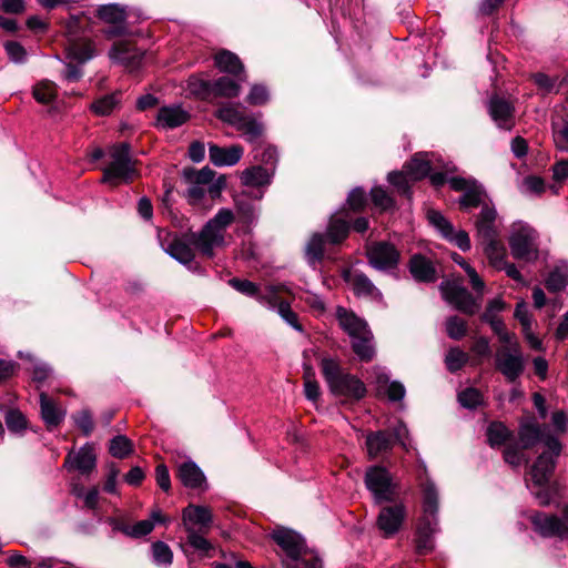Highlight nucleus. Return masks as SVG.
I'll return each mask as SVG.
<instances>
[{"label": "nucleus", "instance_id": "nucleus-47", "mask_svg": "<svg viewBox=\"0 0 568 568\" xmlns=\"http://www.w3.org/2000/svg\"><path fill=\"white\" fill-rule=\"evenodd\" d=\"M33 97L40 103L52 102L57 97L55 84L48 80L39 82L33 88Z\"/></svg>", "mask_w": 568, "mask_h": 568}, {"label": "nucleus", "instance_id": "nucleus-28", "mask_svg": "<svg viewBox=\"0 0 568 568\" xmlns=\"http://www.w3.org/2000/svg\"><path fill=\"white\" fill-rule=\"evenodd\" d=\"M243 153L244 150L239 144L229 148L211 144L209 148L210 160L216 166H232L242 159Z\"/></svg>", "mask_w": 568, "mask_h": 568}, {"label": "nucleus", "instance_id": "nucleus-64", "mask_svg": "<svg viewBox=\"0 0 568 568\" xmlns=\"http://www.w3.org/2000/svg\"><path fill=\"white\" fill-rule=\"evenodd\" d=\"M552 135L557 149L568 152V122L561 129L554 128Z\"/></svg>", "mask_w": 568, "mask_h": 568}, {"label": "nucleus", "instance_id": "nucleus-8", "mask_svg": "<svg viewBox=\"0 0 568 568\" xmlns=\"http://www.w3.org/2000/svg\"><path fill=\"white\" fill-rule=\"evenodd\" d=\"M130 151L128 143L115 144L110 149L111 161L104 169L102 178L104 183L115 186L121 183H129L136 178L138 171Z\"/></svg>", "mask_w": 568, "mask_h": 568}, {"label": "nucleus", "instance_id": "nucleus-4", "mask_svg": "<svg viewBox=\"0 0 568 568\" xmlns=\"http://www.w3.org/2000/svg\"><path fill=\"white\" fill-rule=\"evenodd\" d=\"M272 539L280 548L283 568H322V561L308 550L305 539L295 530L277 527Z\"/></svg>", "mask_w": 568, "mask_h": 568}, {"label": "nucleus", "instance_id": "nucleus-11", "mask_svg": "<svg viewBox=\"0 0 568 568\" xmlns=\"http://www.w3.org/2000/svg\"><path fill=\"white\" fill-rule=\"evenodd\" d=\"M408 437L406 425L399 422L392 430L382 429L368 432L365 435V448L369 459L384 458L389 454L395 444H400L406 448L405 440Z\"/></svg>", "mask_w": 568, "mask_h": 568}, {"label": "nucleus", "instance_id": "nucleus-43", "mask_svg": "<svg viewBox=\"0 0 568 568\" xmlns=\"http://www.w3.org/2000/svg\"><path fill=\"white\" fill-rule=\"evenodd\" d=\"M324 254V235L315 233L308 241L305 255L311 266L315 267L316 263L320 262Z\"/></svg>", "mask_w": 568, "mask_h": 568}, {"label": "nucleus", "instance_id": "nucleus-21", "mask_svg": "<svg viewBox=\"0 0 568 568\" xmlns=\"http://www.w3.org/2000/svg\"><path fill=\"white\" fill-rule=\"evenodd\" d=\"M406 516V509L403 504L385 506L381 509L377 517V527L385 537L395 535Z\"/></svg>", "mask_w": 568, "mask_h": 568}, {"label": "nucleus", "instance_id": "nucleus-3", "mask_svg": "<svg viewBox=\"0 0 568 568\" xmlns=\"http://www.w3.org/2000/svg\"><path fill=\"white\" fill-rule=\"evenodd\" d=\"M449 185L455 191L463 192L459 203L463 207L483 205L476 220L477 239L479 243L499 239V225L495 207L485 203L486 192L474 179L450 178Z\"/></svg>", "mask_w": 568, "mask_h": 568}, {"label": "nucleus", "instance_id": "nucleus-9", "mask_svg": "<svg viewBox=\"0 0 568 568\" xmlns=\"http://www.w3.org/2000/svg\"><path fill=\"white\" fill-rule=\"evenodd\" d=\"M215 116L243 132L246 141L255 142L264 131V125L255 116L246 114L240 104L224 103L215 111Z\"/></svg>", "mask_w": 568, "mask_h": 568}, {"label": "nucleus", "instance_id": "nucleus-24", "mask_svg": "<svg viewBox=\"0 0 568 568\" xmlns=\"http://www.w3.org/2000/svg\"><path fill=\"white\" fill-rule=\"evenodd\" d=\"M183 527L207 532L212 523V514L207 507L189 505L182 514Z\"/></svg>", "mask_w": 568, "mask_h": 568}, {"label": "nucleus", "instance_id": "nucleus-52", "mask_svg": "<svg viewBox=\"0 0 568 568\" xmlns=\"http://www.w3.org/2000/svg\"><path fill=\"white\" fill-rule=\"evenodd\" d=\"M4 420L10 432L20 433L27 428L26 416L18 409L8 410Z\"/></svg>", "mask_w": 568, "mask_h": 568}, {"label": "nucleus", "instance_id": "nucleus-46", "mask_svg": "<svg viewBox=\"0 0 568 568\" xmlns=\"http://www.w3.org/2000/svg\"><path fill=\"white\" fill-rule=\"evenodd\" d=\"M568 284V268L567 267H556L554 268L547 280L546 287L550 292H559L566 287Z\"/></svg>", "mask_w": 568, "mask_h": 568}, {"label": "nucleus", "instance_id": "nucleus-14", "mask_svg": "<svg viewBox=\"0 0 568 568\" xmlns=\"http://www.w3.org/2000/svg\"><path fill=\"white\" fill-rule=\"evenodd\" d=\"M364 483L376 504L389 503L396 498L397 485L394 483L388 469L384 466H369L366 469Z\"/></svg>", "mask_w": 568, "mask_h": 568}, {"label": "nucleus", "instance_id": "nucleus-6", "mask_svg": "<svg viewBox=\"0 0 568 568\" xmlns=\"http://www.w3.org/2000/svg\"><path fill=\"white\" fill-rule=\"evenodd\" d=\"M336 318L341 328L349 336L356 356L364 362L373 359L375 346L367 323L343 306L336 308Z\"/></svg>", "mask_w": 568, "mask_h": 568}, {"label": "nucleus", "instance_id": "nucleus-20", "mask_svg": "<svg viewBox=\"0 0 568 568\" xmlns=\"http://www.w3.org/2000/svg\"><path fill=\"white\" fill-rule=\"evenodd\" d=\"M110 59L118 64L123 65L130 71L139 69L144 58V52L129 42H115L110 52Z\"/></svg>", "mask_w": 568, "mask_h": 568}, {"label": "nucleus", "instance_id": "nucleus-62", "mask_svg": "<svg viewBox=\"0 0 568 568\" xmlns=\"http://www.w3.org/2000/svg\"><path fill=\"white\" fill-rule=\"evenodd\" d=\"M504 459L507 464L518 467L525 462V455L516 445H508L504 450Z\"/></svg>", "mask_w": 568, "mask_h": 568}, {"label": "nucleus", "instance_id": "nucleus-50", "mask_svg": "<svg viewBox=\"0 0 568 568\" xmlns=\"http://www.w3.org/2000/svg\"><path fill=\"white\" fill-rule=\"evenodd\" d=\"M119 99L118 94L112 93L104 95L97 101H94L91 105V109L94 113L98 115H108L110 114L113 109L118 105Z\"/></svg>", "mask_w": 568, "mask_h": 568}, {"label": "nucleus", "instance_id": "nucleus-7", "mask_svg": "<svg viewBox=\"0 0 568 568\" xmlns=\"http://www.w3.org/2000/svg\"><path fill=\"white\" fill-rule=\"evenodd\" d=\"M320 365L324 379L333 395L352 400H359L366 395L364 383L356 376L344 372L336 359L323 357Z\"/></svg>", "mask_w": 568, "mask_h": 568}, {"label": "nucleus", "instance_id": "nucleus-27", "mask_svg": "<svg viewBox=\"0 0 568 568\" xmlns=\"http://www.w3.org/2000/svg\"><path fill=\"white\" fill-rule=\"evenodd\" d=\"M489 114L494 122L500 129L510 130L514 125V108L513 105L498 97H494L489 101Z\"/></svg>", "mask_w": 568, "mask_h": 568}, {"label": "nucleus", "instance_id": "nucleus-51", "mask_svg": "<svg viewBox=\"0 0 568 568\" xmlns=\"http://www.w3.org/2000/svg\"><path fill=\"white\" fill-rule=\"evenodd\" d=\"M446 332L453 339H460L466 335L467 324L458 316H450L446 321Z\"/></svg>", "mask_w": 568, "mask_h": 568}, {"label": "nucleus", "instance_id": "nucleus-1", "mask_svg": "<svg viewBox=\"0 0 568 568\" xmlns=\"http://www.w3.org/2000/svg\"><path fill=\"white\" fill-rule=\"evenodd\" d=\"M523 448L527 449L538 443L544 444V450L530 466L526 477V487L534 495L540 506H548L558 494V485L550 483L557 458L562 446L558 438L550 434L547 427H541L535 420L521 423L518 432Z\"/></svg>", "mask_w": 568, "mask_h": 568}, {"label": "nucleus", "instance_id": "nucleus-18", "mask_svg": "<svg viewBox=\"0 0 568 568\" xmlns=\"http://www.w3.org/2000/svg\"><path fill=\"white\" fill-rule=\"evenodd\" d=\"M214 176L215 172L209 166L200 170L192 168L183 170V179L187 184L186 196L191 203H196L204 197L207 183L212 182Z\"/></svg>", "mask_w": 568, "mask_h": 568}, {"label": "nucleus", "instance_id": "nucleus-32", "mask_svg": "<svg viewBox=\"0 0 568 568\" xmlns=\"http://www.w3.org/2000/svg\"><path fill=\"white\" fill-rule=\"evenodd\" d=\"M409 271L418 282H435L436 272L429 260L422 255H414L409 262Z\"/></svg>", "mask_w": 568, "mask_h": 568}, {"label": "nucleus", "instance_id": "nucleus-54", "mask_svg": "<svg viewBox=\"0 0 568 568\" xmlns=\"http://www.w3.org/2000/svg\"><path fill=\"white\" fill-rule=\"evenodd\" d=\"M481 393L473 387H468L458 394V402L463 407L475 408L481 404Z\"/></svg>", "mask_w": 568, "mask_h": 568}, {"label": "nucleus", "instance_id": "nucleus-25", "mask_svg": "<svg viewBox=\"0 0 568 568\" xmlns=\"http://www.w3.org/2000/svg\"><path fill=\"white\" fill-rule=\"evenodd\" d=\"M190 119V114L181 105H165L159 109L156 126L163 130L181 126Z\"/></svg>", "mask_w": 568, "mask_h": 568}, {"label": "nucleus", "instance_id": "nucleus-26", "mask_svg": "<svg viewBox=\"0 0 568 568\" xmlns=\"http://www.w3.org/2000/svg\"><path fill=\"white\" fill-rule=\"evenodd\" d=\"M97 457L91 444L82 446L78 453H69L65 459V467L77 469L81 474H88L95 468Z\"/></svg>", "mask_w": 568, "mask_h": 568}, {"label": "nucleus", "instance_id": "nucleus-31", "mask_svg": "<svg viewBox=\"0 0 568 568\" xmlns=\"http://www.w3.org/2000/svg\"><path fill=\"white\" fill-rule=\"evenodd\" d=\"M179 478L185 487L202 488L205 486V476L194 462L182 463L179 467Z\"/></svg>", "mask_w": 568, "mask_h": 568}, {"label": "nucleus", "instance_id": "nucleus-49", "mask_svg": "<svg viewBox=\"0 0 568 568\" xmlns=\"http://www.w3.org/2000/svg\"><path fill=\"white\" fill-rule=\"evenodd\" d=\"M509 435L508 428L501 423H491L487 428L488 443L491 447L503 445Z\"/></svg>", "mask_w": 568, "mask_h": 568}, {"label": "nucleus", "instance_id": "nucleus-23", "mask_svg": "<svg viewBox=\"0 0 568 568\" xmlns=\"http://www.w3.org/2000/svg\"><path fill=\"white\" fill-rule=\"evenodd\" d=\"M99 18L105 23L112 24L106 33L109 36H119L125 32V20L130 16L124 7L116 3L104 4L97 10Z\"/></svg>", "mask_w": 568, "mask_h": 568}, {"label": "nucleus", "instance_id": "nucleus-44", "mask_svg": "<svg viewBox=\"0 0 568 568\" xmlns=\"http://www.w3.org/2000/svg\"><path fill=\"white\" fill-rule=\"evenodd\" d=\"M187 90L191 94L204 100L212 98V82L199 75H191L187 79Z\"/></svg>", "mask_w": 568, "mask_h": 568}, {"label": "nucleus", "instance_id": "nucleus-55", "mask_svg": "<svg viewBox=\"0 0 568 568\" xmlns=\"http://www.w3.org/2000/svg\"><path fill=\"white\" fill-rule=\"evenodd\" d=\"M371 196L374 205L383 211L389 210L394 206L393 199L381 186L373 187L371 191Z\"/></svg>", "mask_w": 568, "mask_h": 568}, {"label": "nucleus", "instance_id": "nucleus-38", "mask_svg": "<svg viewBox=\"0 0 568 568\" xmlns=\"http://www.w3.org/2000/svg\"><path fill=\"white\" fill-rule=\"evenodd\" d=\"M215 65L220 71L237 74L243 70V64L239 57L231 51L222 50L214 57Z\"/></svg>", "mask_w": 568, "mask_h": 568}, {"label": "nucleus", "instance_id": "nucleus-33", "mask_svg": "<svg viewBox=\"0 0 568 568\" xmlns=\"http://www.w3.org/2000/svg\"><path fill=\"white\" fill-rule=\"evenodd\" d=\"M40 407L41 417L48 428L55 427L62 422L64 412L45 393L40 394Z\"/></svg>", "mask_w": 568, "mask_h": 568}, {"label": "nucleus", "instance_id": "nucleus-53", "mask_svg": "<svg viewBox=\"0 0 568 568\" xmlns=\"http://www.w3.org/2000/svg\"><path fill=\"white\" fill-rule=\"evenodd\" d=\"M410 180L409 174L407 173L406 169L404 168V171L402 172H390L388 174V182L393 184L397 191L402 194L408 195L410 190Z\"/></svg>", "mask_w": 568, "mask_h": 568}, {"label": "nucleus", "instance_id": "nucleus-19", "mask_svg": "<svg viewBox=\"0 0 568 568\" xmlns=\"http://www.w3.org/2000/svg\"><path fill=\"white\" fill-rule=\"evenodd\" d=\"M534 529L542 537L568 538V523L561 517L536 513L530 518Z\"/></svg>", "mask_w": 568, "mask_h": 568}, {"label": "nucleus", "instance_id": "nucleus-34", "mask_svg": "<svg viewBox=\"0 0 568 568\" xmlns=\"http://www.w3.org/2000/svg\"><path fill=\"white\" fill-rule=\"evenodd\" d=\"M488 263L498 270L507 261L506 247L499 239L480 243Z\"/></svg>", "mask_w": 568, "mask_h": 568}, {"label": "nucleus", "instance_id": "nucleus-61", "mask_svg": "<svg viewBox=\"0 0 568 568\" xmlns=\"http://www.w3.org/2000/svg\"><path fill=\"white\" fill-rule=\"evenodd\" d=\"M74 423L83 432L85 436L90 435L93 430L92 415L89 410H81L73 415Z\"/></svg>", "mask_w": 568, "mask_h": 568}, {"label": "nucleus", "instance_id": "nucleus-13", "mask_svg": "<svg viewBox=\"0 0 568 568\" xmlns=\"http://www.w3.org/2000/svg\"><path fill=\"white\" fill-rule=\"evenodd\" d=\"M525 357L517 341L501 345L495 353V368L509 383H515L525 371Z\"/></svg>", "mask_w": 568, "mask_h": 568}, {"label": "nucleus", "instance_id": "nucleus-42", "mask_svg": "<svg viewBox=\"0 0 568 568\" xmlns=\"http://www.w3.org/2000/svg\"><path fill=\"white\" fill-rule=\"evenodd\" d=\"M152 561L159 567L168 568L173 561V551L164 541L158 540L151 545Z\"/></svg>", "mask_w": 568, "mask_h": 568}, {"label": "nucleus", "instance_id": "nucleus-41", "mask_svg": "<svg viewBox=\"0 0 568 568\" xmlns=\"http://www.w3.org/2000/svg\"><path fill=\"white\" fill-rule=\"evenodd\" d=\"M348 231V222L341 216L334 215L327 226V239L332 244H337L346 239Z\"/></svg>", "mask_w": 568, "mask_h": 568}, {"label": "nucleus", "instance_id": "nucleus-56", "mask_svg": "<svg viewBox=\"0 0 568 568\" xmlns=\"http://www.w3.org/2000/svg\"><path fill=\"white\" fill-rule=\"evenodd\" d=\"M278 315L294 329L303 332L302 325L298 323L297 314L294 313L287 302H281L278 304Z\"/></svg>", "mask_w": 568, "mask_h": 568}, {"label": "nucleus", "instance_id": "nucleus-29", "mask_svg": "<svg viewBox=\"0 0 568 568\" xmlns=\"http://www.w3.org/2000/svg\"><path fill=\"white\" fill-rule=\"evenodd\" d=\"M344 277L357 296H368L373 298L382 296L379 290L364 273L356 271L347 272Z\"/></svg>", "mask_w": 568, "mask_h": 568}, {"label": "nucleus", "instance_id": "nucleus-10", "mask_svg": "<svg viewBox=\"0 0 568 568\" xmlns=\"http://www.w3.org/2000/svg\"><path fill=\"white\" fill-rule=\"evenodd\" d=\"M511 255L517 260L532 262L538 258V233L528 223L517 221L511 224L508 237Z\"/></svg>", "mask_w": 568, "mask_h": 568}, {"label": "nucleus", "instance_id": "nucleus-59", "mask_svg": "<svg viewBox=\"0 0 568 568\" xmlns=\"http://www.w3.org/2000/svg\"><path fill=\"white\" fill-rule=\"evenodd\" d=\"M270 99L267 89L264 85L254 84L246 98V101L252 105H263Z\"/></svg>", "mask_w": 568, "mask_h": 568}, {"label": "nucleus", "instance_id": "nucleus-2", "mask_svg": "<svg viewBox=\"0 0 568 568\" xmlns=\"http://www.w3.org/2000/svg\"><path fill=\"white\" fill-rule=\"evenodd\" d=\"M235 215L227 207L220 209L199 233H186L173 237L164 251L181 264L194 261L196 248L202 255L213 257L214 248L225 245L226 229L234 222Z\"/></svg>", "mask_w": 568, "mask_h": 568}, {"label": "nucleus", "instance_id": "nucleus-15", "mask_svg": "<svg viewBox=\"0 0 568 568\" xmlns=\"http://www.w3.org/2000/svg\"><path fill=\"white\" fill-rule=\"evenodd\" d=\"M368 263L377 271H392L398 265L400 253L388 242H373L366 247Z\"/></svg>", "mask_w": 568, "mask_h": 568}, {"label": "nucleus", "instance_id": "nucleus-39", "mask_svg": "<svg viewBox=\"0 0 568 568\" xmlns=\"http://www.w3.org/2000/svg\"><path fill=\"white\" fill-rule=\"evenodd\" d=\"M240 91V84L227 77H221L212 82V97L236 98Z\"/></svg>", "mask_w": 568, "mask_h": 568}, {"label": "nucleus", "instance_id": "nucleus-57", "mask_svg": "<svg viewBox=\"0 0 568 568\" xmlns=\"http://www.w3.org/2000/svg\"><path fill=\"white\" fill-rule=\"evenodd\" d=\"M534 82L545 93L558 92L559 84L557 78H550L545 73L534 74Z\"/></svg>", "mask_w": 568, "mask_h": 568}, {"label": "nucleus", "instance_id": "nucleus-35", "mask_svg": "<svg viewBox=\"0 0 568 568\" xmlns=\"http://www.w3.org/2000/svg\"><path fill=\"white\" fill-rule=\"evenodd\" d=\"M112 524L114 530L121 531L123 535L134 539L148 536L153 530V521L146 519L133 525L120 521H112Z\"/></svg>", "mask_w": 568, "mask_h": 568}, {"label": "nucleus", "instance_id": "nucleus-40", "mask_svg": "<svg viewBox=\"0 0 568 568\" xmlns=\"http://www.w3.org/2000/svg\"><path fill=\"white\" fill-rule=\"evenodd\" d=\"M187 544L203 557H211L213 550L212 544L205 538L207 532H201L196 529L187 528L185 530Z\"/></svg>", "mask_w": 568, "mask_h": 568}, {"label": "nucleus", "instance_id": "nucleus-58", "mask_svg": "<svg viewBox=\"0 0 568 568\" xmlns=\"http://www.w3.org/2000/svg\"><path fill=\"white\" fill-rule=\"evenodd\" d=\"M4 49L12 62L23 63L27 60V51L19 42L8 41L4 43Z\"/></svg>", "mask_w": 568, "mask_h": 568}, {"label": "nucleus", "instance_id": "nucleus-12", "mask_svg": "<svg viewBox=\"0 0 568 568\" xmlns=\"http://www.w3.org/2000/svg\"><path fill=\"white\" fill-rule=\"evenodd\" d=\"M410 180L418 181L429 175L430 182L435 186L443 185L446 181L449 183L450 179H446V173L455 171V166L450 163L439 164L435 163L427 153H417L405 165Z\"/></svg>", "mask_w": 568, "mask_h": 568}, {"label": "nucleus", "instance_id": "nucleus-17", "mask_svg": "<svg viewBox=\"0 0 568 568\" xmlns=\"http://www.w3.org/2000/svg\"><path fill=\"white\" fill-rule=\"evenodd\" d=\"M427 220L444 239L454 243L464 252L470 250L471 245L468 233L463 230L455 231L452 223L439 211L428 210Z\"/></svg>", "mask_w": 568, "mask_h": 568}, {"label": "nucleus", "instance_id": "nucleus-63", "mask_svg": "<svg viewBox=\"0 0 568 568\" xmlns=\"http://www.w3.org/2000/svg\"><path fill=\"white\" fill-rule=\"evenodd\" d=\"M256 297L262 305L276 311H278V304L282 302L277 297V293L274 287H268L264 293L257 294Z\"/></svg>", "mask_w": 568, "mask_h": 568}, {"label": "nucleus", "instance_id": "nucleus-60", "mask_svg": "<svg viewBox=\"0 0 568 568\" xmlns=\"http://www.w3.org/2000/svg\"><path fill=\"white\" fill-rule=\"evenodd\" d=\"M229 284L246 296H256L258 293L257 285L248 280L231 278Z\"/></svg>", "mask_w": 568, "mask_h": 568}, {"label": "nucleus", "instance_id": "nucleus-30", "mask_svg": "<svg viewBox=\"0 0 568 568\" xmlns=\"http://www.w3.org/2000/svg\"><path fill=\"white\" fill-rule=\"evenodd\" d=\"M65 50L68 58L79 64L85 63L97 54L93 42L87 39H70Z\"/></svg>", "mask_w": 568, "mask_h": 568}, {"label": "nucleus", "instance_id": "nucleus-37", "mask_svg": "<svg viewBox=\"0 0 568 568\" xmlns=\"http://www.w3.org/2000/svg\"><path fill=\"white\" fill-rule=\"evenodd\" d=\"M262 195V192H258V194L254 195L251 193H243V195L236 196L234 199L237 213L244 223L251 224L257 217L256 207L251 202H248L246 197L253 196L254 199L260 200Z\"/></svg>", "mask_w": 568, "mask_h": 568}, {"label": "nucleus", "instance_id": "nucleus-45", "mask_svg": "<svg viewBox=\"0 0 568 568\" xmlns=\"http://www.w3.org/2000/svg\"><path fill=\"white\" fill-rule=\"evenodd\" d=\"M109 452L113 457L123 459L132 454L133 444L126 436L118 435L111 439Z\"/></svg>", "mask_w": 568, "mask_h": 568}, {"label": "nucleus", "instance_id": "nucleus-48", "mask_svg": "<svg viewBox=\"0 0 568 568\" xmlns=\"http://www.w3.org/2000/svg\"><path fill=\"white\" fill-rule=\"evenodd\" d=\"M468 362V354L458 347L448 351L445 357V364L450 373L459 371Z\"/></svg>", "mask_w": 568, "mask_h": 568}, {"label": "nucleus", "instance_id": "nucleus-16", "mask_svg": "<svg viewBox=\"0 0 568 568\" xmlns=\"http://www.w3.org/2000/svg\"><path fill=\"white\" fill-rule=\"evenodd\" d=\"M440 292L446 302L466 314H475L479 308L473 295L457 281L442 282Z\"/></svg>", "mask_w": 568, "mask_h": 568}, {"label": "nucleus", "instance_id": "nucleus-5", "mask_svg": "<svg viewBox=\"0 0 568 568\" xmlns=\"http://www.w3.org/2000/svg\"><path fill=\"white\" fill-rule=\"evenodd\" d=\"M423 494V516L416 531V548L419 554H427L434 548L433 536L438 531V491L435 484L426 477L420 478Z\"/></svg>", "mask_w": 568, "mask_h": 568}, {"label": "nucleus", "instance_id": "nucleus-22", "mask_svg": "<svg viewBox=\"0 0 568 568\" xmlns=\"http://www.w3.org/2000/svg\"><path fill=\"white\" fill-rule=\"evenodd\" d=\"M368 378L376 385L377 390L385 392L392 402L402 400L406 390L402 383L397 381L389 382V376L384 367L375 366L369 371Z\"/></svg>", "mask_w": 568, "mask_h": 568}, {"label": "nucleus", "instance_id": "nucleus-36", "mask_svg": "<svg viewBox=\"0 0 568 568\" xmlns=\"http://www.w3.org/2000/svg\"><path fill=\"white\" fill-rule=\"evenodd\" d=\"M272 173L261 165L252 166L243 171L241 181L246 186H264L270 184Z\"/></svg>", "mask_w": 568, "mask_h": 568}]
</instances>
